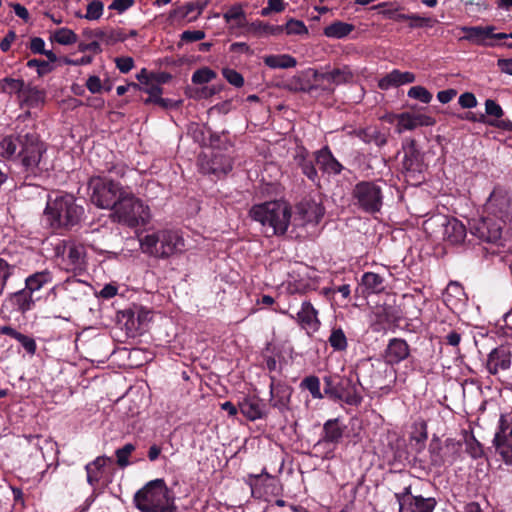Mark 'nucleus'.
I'll return each instance as SVG.
<instances>
[{"label": "nucleus", "instance_id": "obj_1", "mask_svg": "<svg viewBox=\"0 0 512 512\" xmlns=\"http://www.w3.org/2000/svg\"><path fill=\"white\" fill-rule=\"evenodd\" d=\"M44 144L34 132L21 131L17 135L5 136L0 141V155L4 158L21 157L26 172L36 175L45 152Z\"/></svg>", "mask_w": 512, "mask_h": 512}, {"label": "nucleus", "instance_id": "obj_2", "mask_svg": "<svg viewBox=\"0 0 512 512\" xmlns=\"http://www.w3.org/2000/svg\"><path fill=\"white\" fill-rule=\"evenodd\" d=\"M84 213L82 206L76 203V198L68 193H56L49 196L44 216L53 229L71 228L79 223Z\"/></svg>", "mask_w": 512, "mask_h": 512}, {"label": "nucleus", "instance_id": "obj_3", "mask_svg": "<svg viewBox=\"0 0 512 512\" xmlns=\"http://www.w3.org/2000/svg\"><path fill=\"white\" fill-rule=\"evenodd\" d=\"M250 216L263 227L267 236L284 235L291 223V207L283 201H268L254 205Z\"/></svg>", "mask_w": 512, "mask_h": 512}, {"label": "nucleus", "instance_id": "obj_4", "mask_svg": "<svg viewBox=\"0 0 512 512\" xmlns=\"http://www.w3.org/2000/svg\"><path fill=\"white\" fill-rule=\"evenodd\" d=\"M143 253L157 258L167 259L185 252L186 244L182 233L176 229H160L140 239Z\"/></svg>", "mask_w": 512, "mask_h": 512}, {"label": "nucleus", "instance_id": "obj_5", "mask_svg": "<svg viewBox=\"0 0 512 512\" xmlns=\"http://www.w3.org/2000/svg\"><path fill=\"white\" fill-rule=\"evenodd\" d=\"M136 507L142 512H175L173 498L164 480L147 483L134 496Z\"/></svg>", "mask_w": 512, "mask_h": 512}, {"label": "nucleus", "instance_id": "obj_6", "mask_svg": "<svg viewBox=\"0 0 512 512\" xmlns=\"http://www.w3.org/2000/svg\"><path fill=\"white\" fill-rule=\"evenodd\" d=\"M113 218L128 227L145 225L150 219L149 207L128 188L113 208Z\"/></svg>", "mask_w": 512, "mask_h": 512}, {"label": "nucleus", "instance_id": "obj_7", "mask_svg": "<svg viewBox=\"0 0 512 512\" xmlns=\"http://www.w3.org/2000/svg\"><path fill=\"white\" fill-rule=\"evenodd\" d=\"M126 190L120 183L107 177L94 176L88 181L89 199L101 209L113 210Z\"/></svg>", "mask_w": 512, "mask_h": 512}, {"label": "nucleus", "instance_id": "obj_8", "mask_svg": "<svg viewBox=\"0 0 512 512\" xmlns=\"http://www.w3.org/2000/svg\"><path fill=\"white\" fill-rule=\"evenodd\" d=\"M424 230L432 238L443 240L450 244H460L464 241L467 231L464 224L456 218L437 215L423 223Z\"/></svg>", "mask_w": 512, "mask_h": 512}, {"label": "nucleus", "instance_id": "obj_9", "mask_svg": "<svg viewBox=\"0 0 512 512\" xmlns=\"http://www.w3.org/2000/svg\"><path fill=\"white\" fill-rule=\"evenodd\" d=\"M323 381L324 394L329 398L340 400L348 405L354 406H357L362 402V396L352 377H340L335 381V377L325 376Z\"/></svg>", "mask_w": 512, "mask_h": 512}, {"label": "nucleus", "instance_id": "obj_10", "mask_svg": "<svg viewBox=\"0 0 512 512\" xmlns=\"http://www.w3.org/2000/svg\"><path fill=\"white\" fill-rule=\"evenodd\" d=\"M381 181H361L352 191L355 205L367 213L379 212L382 207L383 194Z\"/></svg>", "mask_w": 512, "mask_h": 512}, {"label": "nucleus", "instance_id": "obj_11", "mask_svg": "<svg viewBox=\"0 0 512 512\" xmlns=\"http://www.w3.org/2000/svg\"><path fill=\"white\" fill-rule=\"evenodd\" d=\"M404 157L402 160V172L406 180L413 184L421 183L426 165L423 155L416 147L415 140H408L403 145Z\"/></svg>", "mask_w": 512, "mask_h": 512}, {"label": "nucleus", "instance_id": "obj_12", "mask_svg": "<svg viewBox=\"0 0 512 512\" xmlns=\"http://www.w3.org/2000/svg\"><path fill=\"white\" fill-rule=\"evenodd\" d=\"M461 443L448 438L444 443L434 436L429 443V461L434 467H441L446 463L452 464L459 457Z\"/></svg>", "mask_w": 512, "mask_h": 512}, {"label": "nucleus", "instance_id": "obj_13", "mask_svg": "<svg viewBox=\"0 0 512 512\" xmlns=\"http://www.w3.org/2000/svg\"><path fill=\"white\" fill-rule=\"evenodd\" d=\"M56 255H62L65 270L80 274L86 269V249L84 245L71 241H63L56 246Z\"/></svg>", "mask_w": 512, "mask_h": 512}, {"label": "nucleus", "instance_id": "obj_14", "mask_svg": "<svg viewBox=\"0 0 512 512\" xmlns=\"http://www.w3.org/2000/svg\"><path fill=\"white\" fill-rule=\"evenodd\" d=\"M461 30L465 33L463 39L484 47H495L498 41L504 40L506 33H497L496 27L493 25L487 26H464Z\"/></svg>", "mask_w": 512, "mask_h": 512}, {"label": "nucleus", "instance_id": "obj_15", "mask_svg": "<svg viewBox=\"0 0 512 512\" xmlns=\"http://www.w3.org/2000/svg\"><path fill=\"white\" fill-rule=\"evenodd\" d=\"M395 497L399 503L400 512H433L436 506L434 498L414 496L410 492V487H405L403 492L396 493Z\"/></svg>", "mask_w": 512, "mask_h": 512}, {"label": "nucleus", "instance_id": "obj_16", "mask_svg": "<svg viewBox=\"0 0 512 512\" xmlns=\"http://www.w3.org/2000/svg\"><path fill=\"white\" fill-rule=\"evenodd\" d=\"M470 232L481 241L496 243L502 235V222L494 218L473 220Z\"/></svg>", "mask_w": 512, "mask_h": 512}, {"label": "nucleus", "instance_id": "obj_17", "mask_svg": "<svg viewBox=\"0 0 512 512\" xmlns=\"http://www.w3.org/2000/svg\"><path fill=\"white\" fill-rule=\"evenodd\" d=\"M512 365V351L509 347L500 345L494 348L487 356L485 368L491 375H498L507 371Z\"/></svg>", "mask_w": 512, "mask_h": 512}, {"label": "nucleus", "instance_id": "obj_18", "mask_svg": "<svg viewBox=\"0 0 512 512\" xmlns=\"http://www.w3.org/2000/svg\"><path fill=\"white\" fill-rule=\"evenodd\" d=\"M247 483L249 484L254 497L264 498L271 494H275L277 479L270 475L266 469H263L260 474L248 475Z\"/></svg>", "mask_w": 512, "mask_h": 512}, {"label": "nucleus", "instance_id": "obj_19", "mask_svg": "<svg viewBox=\"0 0 512 512\" xmlns=\"http://www.w3.org/2000/svg\"><path fill=\"white\" fill-rule=\"evenodd\" d=\"M397 120L396 131L400 134L406 130H414L417 127L434 126L436 124L435 118L427 114H414L404 112L395 116Z\"/></svg>", "mask_w": 512, "mask_h": 512}, {"label": "nucleus", "instance_id": "obj_20", "mask_svg": "<svg viewBox=\"0 0 512 512\" xmlns=\"http://www.w3.org/2000/svg\"><path fill=\"white\" fill-rule=\"evenodd\" d=\"M198 165L203 174H227L232 169L230 160L223 155H214L213 157L200 155Z\"/></svg>", "mask_w": 512, "mask_h": 512}, {"label": "nucleus", "instance_id": "obj_21", "mask_svg": "<svg viewBox=\"0 0 512 512\" xmlns=\"http://www.w3.org/2000/svg\"><path fill=\"white\" fill-rule=\"evenodd\" d=\"M323 213L321 208L315 203H301L296 208V214L291 220L294 226H305L309 223L317 224Z\"/></svg>", "mask_w": 512, "mask_h": 512}, {"label": "nucleus", "instance_id": "obj_22", "mask_svg": "<svg viewBox=\"0 0 512 512\" xmlns=\"http://www.w3.org/2000/svg\"><path fill=\"white\" fill-rule=\"evenodd\" d=\"M292 395V388L282 383H275L274 377H271L270 384V404L272 407L277 408L283 412L288 408L290 398Z\"/></svg>", "mask_w": 512, "mask_h": 512}, {"label": "nucleus", "instance_id": "obj_23", "mask_svg": "<svg viewBox=\"0 0 512 512\" xmlns=\"http://www.w3.org/2000/svg\"><path fill=\"white\" fill-rule=\"evenodd\" d=\"M240 412L250 421L266 417V405L256 396H246L238 404Z\"/></svg>", "mask_w": 512, "mask_h": 512}, {"label": "nucleus", "instance_id": "obj_24", "mask_svg": "<svg viewBox=\"0 0 512 512\" xmlns=\"http://www.w3.org/2000/svg\"><path fill=\"white\" fill-rule=\"evenodd\" d=\"M314 78L317 82L322 84L327 83L328 85H340L351 81L353 74L348 68H338L326 73L315 72ZM324 89L328 92H333L334 90L331 86H326Z\"/></svg>", "mask_w": 512, "mask_h": 512}, {"label": "nucleus", "instance_id": "obj_25", "mask_svg": "<svg viewBox=\"0 0 512 512\" xmlns=\"http://www.w3.org/2000/svg\"><path fill=\"white\" fill-rule=\"evenodd\" d=\"M410 354L409 345L403 339L393 338L384 353L386 363L394 365L405 360Z\"/></svg>", "mask_w": 512, "mask_h": 512}, {"label": "nucleus", "instance_id": "obj_26", "mask_svg": "<svg viewBox=\"0 0 512 512\" xmlns=\"http://www.w3.org/2000/svg\"><path fill=\"white\" fill-rule=\"evenodd\" d=\"M318 312L313 305L305 301L301 305V309L297 313V321L303 329L310 332H315L319 329L320 321L317 317Z\"/></svg>", "mask_w": 512, "mask_h": 512}, {"label": "nucleus", "instance_id": "obj_27", "mask_svg": "<svg viewBox=\"0 0 512 512\" xmlns=\"http://www.w3.org/2000/svg\"><path fill=\"white\" fill-rule=\"evenodd\" d=\"M69 301H82L88 295L90 286L88 283L74 277L66 279L61 285Z\"/></svg>", "mask_w": 512, "mask_h": 512}, {"label": "nucleus", "instance_id": "obj_28", "mask_svg": "<svg viewBox=\"0 0 512 512\" xmlns=\"http://www.w3.org/2000/svg\"><path fill=\"white\" fill-rule=\"evenodd\" d=\"M315 161L320 169L329 174H339L343 168L328 147H324L315 153Z\"/></svg>", "mask_w": 512, "mask_h": 512}, {"label": "nucleus", "instance_id": "obj_29", "mask_svg": "<svg viewBox=\"0 0 512 512\" xmlns=\"http://www.w3.org/2000/svg\"><path fill=\"white\" fill-rule=\"evenodd\" d=\"M360 286L363 294H379L385 290V278L379 273L366 272L361 277Z\"/></svg>", "mask_w": 512, "mask_h": 512}, {"label": "nucleus", "instance_id": "obj_30", "mask_svg": "<svg viewBox=\"0 0 512 512\" xmlns=\"http://www.w3.org/2000/svg\"><path fill=\"white\" fill-rule=\"evenodd\" d=\"M414 81L415 75L413 73L408 71L401 72L395 69L379 81V87L381 89H388L391 86L413 83Z\"/></svg>", "mask_w": 512, "mask_h": 512}, {"label": "nucleus", "instance_id": "obj_31", "mask_svg": "<svg viewBox=\"0 0 512 512\" xmlns=\"http://www.w3.org/2000/svg\"><path fill=\"white\" fill-rule=\"evenodd\" d=\"M109 461H111V458L106 456H99L85 466L87 482L91 486L94 487L99 483L103 475V469Z\"/></svg>", "mask_w": 512, "mask_h": 512}, {"label": "nucleus", "instance_id": "obj_32", "mask_svg": "<svg viewBox=\"0 0 512 512\" xmlns=\"http://www.w3.org/2000/svg\"><path fill=\"white\" fill-rule=\"evenodd\" d=\"M493 444L502 460L507 465H512V430L507 435L494 436Z\"/></svg>", "mask_w": 512, "mask_h": 512}, {"label": "nucleus", "instance_id": "obj_33", "mask_svg": "<svg viewBox=\"0 0 512 512\" xmlns=\"http://www.w3.org/2000/svg\"><path fill=\"white\" fill-rule=\"evenodd\" d=\"M344 428L339 425V419H329L323 425L321 442L337 444L343 437Z\"/></svg>", "mask_w": 512, "mask_h": 512}, {"label": "nucleus", "instance_id": "obj_34", "mask_svg": "<svg viewBox=\"0 0 512 512\" xmlns=\"http://www.w3.org/2000/svg\"><path fill=\"white\" fill-rule=\"evenodd\" d=\"M32 294L33 293L25 287L24 289L13 293L10 297V301L13 307H15L19 312L25 313L34 306Z\"/></svg>", "mask_w": 512, "mask_h": 512}, {"label": "nucleus", "instance_id": "obj_35", "mask_svg": "<svg viewBox=\"0 0 512 512\" xmlns=\"http://www.w3.org/2000/svg\"><path fill=\"white\" fill-rule=\"evenodd\" d=\"M354 29L355 26L353 24L334 21L324 28L323 34L328 38L342 39L348 36Z\"/></svg>", "mask_w": 512, "mask_h": 512}, {"label": "nucleus", "instance_id": "obj_36", "mask_svg": "<svg viewBox=\"0 0 512 512\" xmlns=\"http://www.w3.org/2000/svg\"><path fill=\"white\" fill-rule=\"evenodd\" d=\"M52 273L49 270L36 272L25 280V287L32 293L40 290L44 285L51 283Z\"/></svg>", "mask_w": 512, "mask_h": 512}, {"label": "nucleus", "instance_id": "obj_37", "mask_svg": "<svg viewBox=\"0 0 512 512\" xmlns=\"http://www.w3.org/2000/svg\"><path fill=\"white\" fill-rule=\"evenodd\" d=\"M264 63L272 68H281V69H287V68H293L296 66L297 61L294 57L288 55V54H282V55H267L263 58Z\"/></svg>", "mask_w": 512, "mask_h": 512}, {"label": "nucleus", "instance_id": "obj_38", "mask_svg": "<svg viewBox=\"0 0 512 512\" xmlns=\"http://www.w3.org/2000/svg\"><path fill=\"white\" fill-rule=\"evenodd\" d=\"M358 136L365 143H374L378 147H382L387 143V135L377 128L368 127L358 132Z\"/></svg>", "mask_w": 512, "mask_h": 512}, {"label": "nucleus", "instance_id": "obj_39", "mask_svg": "<svg viewBox=\"0 0 512 512\" xmlns=\"http://www.w3.org/2000/svg\"><path fill=\"white\" fill-rule=\"evenodd\" d=\"M0 87L4 93L17 94L18 98L21 99L26 84L22 79L6 77L0 81Z\"/></svg>", "mask_w": 512, "mask_h": 512}, {"label": "nucleus", "instance_id": "obj_40", "mask_svg": "<svg viewBox=\"0 0 512 512\" xmlns=\"http://www.w3.org/2000/svg\"><path fill=\"white\" fill-rule=\"evenodd\" d=\"M104 11V4L100 0H92L87 5L86 14L82 15L80 12L75 14L78 18H85L87 20H98L101 18Z\"/></svg>", "mask_w": 512, "mask_h": 512}, {"label": "nucleus", "instance_id": "obj_41", "mask_svg": "<svg viewBox=\"0 0 512 512\" xmlns=\"http://www.w3.org/2000/svg\"><path fill=\"white\" fill-rule=\"evenodd\" d=\"M22 102L27 103L29 106H36L44 100V93L37 89L36 87H32L26 84L24 92L20 99Z\"/></svg>", "mask_w": 512, "mask_h": 512}, {"label": "nucleus", "instance_id": "obj_42", "mask_svg": "<svg viewBox=\"0 0 512 512\" xmlns=\"http://www.w3.org/2000/svg\"><path fill=\"white\" fill-rule=\"evenodd\" d=\"M328 342L336 351H345L348 346L346 335L341 328L332 329Z\"/></svg>", "mask_w": 512, "mask_h": 512}, {"label": "nucleus", "instance_id": "obj_43", "mask_svg": "<svg viewBox=\"0 0 512 512\" xmlns=\"http://www.w3.org/2000/svg\"><path fill=\"white\" fill-rule=\"evenodd\" d=\"M249 31L258 36L270 35V34L275 35V34H279L280 32H282L283 27L282 26H272V25H269L268 23L257 21V22L251 23V25L249 27Z\"/></svg>", "mask_w": 512, "mask_h": 512}, {"label": "nucleus", "instance_id": "obj_44", "mask_svg": "<svg viewBox=\"0 0 512 512\" xmlns=\"http://www.w3.org/2000/svg\"><path fill=\"white\" fill-rule=\"evenodd\" d=\"M223 18L227 23L232 21L236 22L237 27H242L245 24V12L241 5H234L230 7L227 12L223 14Z\"/></svg>", "mask_w": 512, "mask_h": 512}, {"label": "nucleus", "instance_id": "obj_45", "mask_svg": "<svg viewBox=\"0 0 512 512\" xmlns=\"http://www.w3.org/2000/svg\"><path fill=\"white\" fill-rule=\"evenodd\" d=\"M301 386L307 389L313 398L322 399L323 394L320 390V380L317 376H308L304 378L301 382Z\"/></svg>", "mask_w": 512, "mask_h": 512}, {"label": "nucleus", "instance_id": "obj_46", "mask_svg": "<svg viewBox=\"0 0 512 512\" xmlns=\"http://www.w3.org/2000/svg\"><path fill=\"white\" fill-rule=\"evenodd\" d=\"M488 206L489 208L499 206V212L501 213L506 211L507 207L509 206V201L506 197V194L500 190H494L490 195Z\"/></svg>", "mask_w": 512, "mask_h": 512}, {"label": "nucleus", "instance_id": "obj_47", "mask_svg": "<svg viewBox=\"0 0 512 512\" xmlns=\"http://www.w3.org/2000/svg\"><path fill=\"white\" fill-rule=\"evenodd\" d=\"M77 35L71 29L61 28L54 33V40L61 45H71L77 42Z\"/></svg>", "mask_w": 512, "mask_h": 512}, {"label": "nucleus", "instance_id": "obj_48", "mask_svg": "<svg viewBox=\"0 0 512 512\" xmlns=\"http://www.w3.org/2000/svg\"><path fill=\"white\" fill-rule=\"evenodd\" d=\"M408 97L428 104L432 100V94L423 86H413L408 90Z\"/></svg>", "mask_w": 512, "mask_h": 512}, {"label": "nucleus", "instance_id": "obj_49", "mask_svg": "<svg viewBox=\"0 0 512 512\" xmlns=\"http://www.w3.org/2000/svg\"><path fill=\"white\" fill-rule=\"evenodd\" d=\"M216 78V73L210 68H201L196 70L192 75L194 84H205Z\"/></svg>", "mask_w": 512, "mask_h": 512}, {"label": "nucleus", "instance_id": "obj_50", "mask_svg": "<svg viewBox=\"0 0 512 512\" xmlns=\"http://www.w3.org/2000/svg\"><path fill=\"white\" fill-rule=\"evenodd\" d=\"M196 9L197 5L193 2H189L181 7L172 10L169 14V18L172 20H182L188 17Z\"/></svg>", "mask_w": 512, "mask_h": 512}, {"label": "nucleus", "instance_id": "obj_51", "mask_svg": "<svg viewBox=\"0 0 512 512\" xmlns=\"http://www.w3.org/2000/svg\"><path fill=\"white\" fill-rule=\"evenodd\" d=\"M135 450V446L131 443L125 444L122 448L116 450L115 454L117 457V464L120 467H126L129 465V457Z\"/></svg>", "mask_w": 512, "mask_h": 512}, {"label": "nucleus", "instance_id": "obj_52", "mask_svg": "<svg viewBox=\"0 0 512 512\" xmlns=\"http://www.w3.org/2000/svg\"><path fill=\"white\" fill-rule=\"evenodd\" d=\"M283 30H285L288 35H302L308 33L304 22L296 19H290L283 27Z\"/></svg>", "mask_w": 512, "mask_h": 512}, {"label": "nucleus", "instance_id": "obj_53", "mask_svg": "<svg viewBox=\"0 0 512 512\" xmlns=\"http://www.w3.org/2000/svg\"><path fill=\"white\" fill-rule=\"evenodd\" d=\"M149 97L146 99V103H156L162 107H167V100L161 98L162 88L159 85H152L147 89Z\"/></svg>", "mask_w": 512, "mask_h": 512}, {"label": "nucleus", "instance_id": "obj_54", "mask_svg": "<svg viewBox=\"0 0 512 512\" xmlns=\"http://www.w3.org/2000/svg\"><path fill=\"white\" fill-rule=\"evenodd\" d=\"M298 159L303 174H305L310 180L315 182L318 178V175L313 162L311 160H307L303 155H299Z\"/></svg>", "mask_w": 512, "mask_h": 512}, {"label": "nucleus", "instance_id": "obj_55", "mask_svg": "<svg viewBox=\"0 0 512 512\" xmlns=\"http://www.w3.org/2000/svg\"><path fill=\"white\" fill-rule=\"evenodd\" d=\"M15 266L8 264V262L0 258V292L3 291L7 280L14 273Z\"/></svg>", "mask_w": 512, "mask_h": 512}, {"label": "nucleus", "instance_id": "obj_56", "mask_svg": "<svg viewBox=\"0 0 512 512\" xmlns=\"http://www.w3.org/2000/svg\"><path fill=\"white\" fill-rule=\"evenodd\" d=\"M223 77L233 86L242 87L244 85L243 76L234 69L224 68L222 70Z\"/></svg>", "mask_w": 512, "mask_h": 512}, {"label": "nucleus", "instance_id": "obj_57", "mask_svg": "<svg viewBox=\"0 0 512 512\" xmlns=\"http://www.w3.org/2000/svg\"><path fill=\"white\" fill-rule=\"evenodd\" d=\"M466 450L474 458L479 457L482 454V448L480 443L474 438L473 435L465 437Z\"/></svg>", "mask_w": 512, "mask_h": 512}, {"label": "nucleus", "instance_id": "obj_58", "mask_svg": "<svg viewBox=\"0 0 512 512\" xmlns=\"http://www.w3.org/2000/svg\"><path fill=\"white\" fill-rule=\"evenodd\" d=\"M485 113L486 115L493 116L496 119H500L504 114L501 106L492 99H487L485 101Z\"/></svg>", "mask_w": 512, "mask_h": 512}, {"label": "nucleus", "instance_id": "obj_59", "mask_svg": "<svg viewBox=\"0 0 512 512\" xmlns=\"http://www.w3.org/2000/svg\"><path fill=\"white\" fill-rule=\"evenodd\" d=\"M410 21V28H416V27H432L436 20L430 18V17H422L417 14H411Z\"/></svg>", "mask_w": 512, "mask_h": 512}, {"label": "nucleus", "instance_id": "obj_60", "mask_svg": "<svg viewBox=\"0 0 512 512\" xmlns=\"http://www.w3.org/2000/svg\"><path fill=\"white\" fill-rule=\"evenodd\" d=\"M458 103L462 108L470 109L477 106V99L473 93L465 92L459 96Z\"/></svg>", "mask_w": 512, "mask_h": 512}, {"label": "nucleus", "instance_id": "obj_61", "mask_svg": "<svg viewBox=\"0 0 512 512\" xmlns=\"http://www.w3.org/2000/svg\"><path fill=\"white\" fill-rule=\"evenodd\" d=\"M17 341L21 343L28 354L34 355L36 353L37 345L33 338L21 333Z\"/></svg>", "mask_w": 512, "mask_h": 512}, {"label": "nucleus", "instance_id": "obj_62", "mask_svg": "<svg viewBox=\"0 0 512 512\" xmlns=\"http://www.w3.org/2000/svg\"><path fill=\"white\" fill-rule=\"evenodd\" d=\"M205 33L202 30H187L181 34V39L186 42H195L202 40Z\"/></svg>", "mask_w": 512, "mask_h": 512}, {"label": "nucleus", "instance_id": "obj_63", "mask_svg": "<svg viewBox=\"0 0 512 512\" xmlns=\"http://www.w3.org/2000/svg\"><path fill=\"white\" fill-rule=\"evenodd\" d=\"M134 4V0H113L109 5V9L116 10L118 13H123Z\"/></svg>", "mask_w": 512, "mask_h": 512}, {"label": "nucleus", "instance_id": "obj_64", "mask_svg": "<svg viewBox=\"0 0 512 512\" xmlns=\"http://www.w3.org/2000/svg\"><path fill=\"white\" fill-rule=\"evenodd\" d=\"M117 68L122 73H128L134 67V61L131 57H120L115 60Z\"/></svg>", "mask_w": 512, "mask_h": 512}]
</instances>
